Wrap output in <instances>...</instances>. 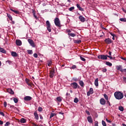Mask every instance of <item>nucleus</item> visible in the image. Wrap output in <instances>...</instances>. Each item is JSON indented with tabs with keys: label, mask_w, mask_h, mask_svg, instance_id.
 I'll use <instances>...</instances> for the list:
<instances>
[{
	"label": "nucleus",
	"mask_w": 126,
	"mask_h": 126,
	"mask_svg": "<svg viewBox=\"0 0 126 126\" xmlns=\"http://www.w3.org/2000/svg\"><path fill=\"white\" fill-rule=\"evenodd\" d=\"M73 9H74V6L71 7L69 8V11H72Z\"/></svg>",
	"instance_id": "nucleus-42"
},
{
	"label": "nucleus",
	"mask_w": 126,
	"mask_h": 126,
	"mask_svg": "<svg viewBox=\"0 0 126 126\" xmlns=\"http://www.w3.org/2000/svg\"><path fill=\"white\" fill-rule=\"evenodd\" d=\"M55 113H52L51 114V115H50V119H52V118H53V117H54V116H55Z\"/></svg>",
	"instance_id": "nucleus-41"
},
{
	"label": "nucleus",
	"mask_w": 126,
	"mask_h": 126,
	"mask_svg": "<svg viewBox=\"0 0 126 126\" xmlns=\"http://www.w3.org/2000/svg\"><path fill=\"white\" fill-rule=\"evenodd\" d=\"M87 120L90 124H92L93 123V119H92V117L91 116H88L87 117Z\"/></svg>",
	"instance_id": "nucleus-11"
},
{
	"label": "nucleus",
	"mask_w": 126,
	"mask_h": 126,
	"mask_svg": "<svg viewBox=\"0 0 126 126\" xmlns=\"http://www.w3.org/2000/svg\"><path fill=\"white\" fill-rule=\"evenodd\" d=\"M109 34H110V35H111V36H112L113 37L116 36V34H115L112 32H109Z\"/></svg>",
	"instance_id": "nucleus-51"
},
{
	"label": "nucleus",
	"mask_w": 126,
	"mask_h": 126,
	"mask_svg": "<svg viewBox=\"0 0 126 126\" xmlns=\"http://www.w3.org/2000/svg\"><path fill=\"white\" fill-rule=\"evenodd\" d=\"M68 36H71V37H75L76 36V34L75 33H68Z\"/></svg>",
	"instance_id": "nucleus-27"
},
{
	"label": "nucleus",
	"mask_w": 126,
	"mask_h": 126,
	"mask_svg": "<svg viewBox=\"0 0 126 126\" xmlns=\"http://www.w3.org/2000/svg\"><path fill=\"white\" fill-rule=\"evenodd\" d=\"M34 115L35 119L36 120H39V116L38 115V113H37V112H34Z\"/></svg>",
	"instance_id": "nucleus-21"
},
{
	"label": "nucleus",
	"mask_w": 126,
	"mask_h": 126,
	"mask_svg": "<svg viewBox=\"0 0 126 126\" xmlns=\"http://www.w3.org/2000/svg\"><path fill=\"white\" fill-rule=\"evenodd\" d=\"M9 125H10V123H9V122H7L5 124V126H9Z\"/></svg>",
	"instance_id": "nucleus-46"
},
{
	"label": "nucleus",
	"mask_w": 126,
	"mask_h": 126,
	"mask_svg": "<svg viewBox=\"0 0 126 126\" xmlns=\"http://www.w3.org/2000/svg\"><path fill=\"white\" fill-rule=\"evenodd\" d=\"M46 26L47 30H48L49 32H51L52 29H51V23H50V22L49 21H46Z\"/></svg>",
	"instance_id": "nucleus-3"
},
{
	"label": "nucleus",
	"mask_w": 126,
	"mask_h": 126,
	"mask_svg": "<svg viewBox=\"0 0 126 126\" xmlns=\"http://www.w3.org/2000/svg\"><path fill=\"white\" fill-rule=\"evenodd\" d=\"M100 26H101V28H102V29H104V30H106V28L103 27V25H102V24L100 25Z\"/></svg>",
	"instance_id": "nucleus-53"
},
{
	"label": "nucleus",
	"mask_w": 126,
	"mask_h": 126,
	"mask_svg": "<svg viewBox=\"0 0 126 126\" xmlns=\"http://www.w3.org/2000/svg\"><path fill=\"white\" fill-rule=\"evenodd\" d=\"M114 97L117 100H122L124 98V94L121 92H116L114 93Z\"/></svg>",
	"instance_id": "nucleus-1"
},
{
	"label": "nucleus",
	"mask_w": 126,
	"mask_h": 126,
	"mask_svg": "<svg viewBox=\"0 0 126 126\" xmlns=\"http://www.w3.org/2000/svg\"><path fill=\"white\" fill-rule=\"evenodd\" d=\"M93 93H94V91L93 90V88H91L89 92H87V96H90V95H91V94H93Z\"/></svg>",
	"instance_id": "nucleus-7"
},
{
	"label": "nucleus",
	"mask_w": 126,
	"mask_h": 126,
	"mask_svg": "<svg viewBox=\"0 0 126 126\" xmlns=\"http://www.w3.org/2000/svg\"><path fill=\"white\" fill-rule=\"evenodd\" d=\"M107 103L108 104L109 106H111V103L108 100H107Z\"/></svg>",
	"instance_id": "nucleus-56"
},
{
	"label": "nucleus",
	"mask_w": 126,
	"mask_h": 126,
	"mask_svg": "<svg viewBox=\"0 0 126 126\" xmlns=\"http://www.w3.org/2000/svg\"><path fill=\"white\" fill-rule=\"evenodd\" d=\"M121 59L122 60H123V61H126V58L122 57Z\"/></svg>",
	"instance_id": "nucleus-60"
},
{
	"label": "nucleus",
	"mask_w": 126,
	"mask_h": 126,
	"mask_svg": "<svg viewBox=\"0 0 126 126\" xmlns=\"http://www.w3.org/2000/svg\"><path fill=\"white\" fill-rule=\"evenodd\" d=\"M100 103L101 105H105L106 104V100H105V99L102 98L100 99Z\"/></svg>",
	"instance_id": "nucleus-16"
},
{
	"label": "nucleus",
	"mask_w": 126,
	"mask_h": 126,
	"mask_svg": "<svg viewBox=\"0 0 126 126\" xmlns=\"http://www.w3.org/2000/svg\"><path fill=\"white\" fill-rule=\"evenodd\" d=\"M0 115H1V116H2V117H4V113H3V112H0Z\"/></svg>",
	"instance_id": "nucleus-50"
},
{
	"label": "nucleus",
	"mask_w": 126,
	"mask_h": 126,
	"mask_svg": "<svg viewBox=\"0 0 126 126\" xmlns=\"http://www.w3.org/2000/svg\"><path fill=\"white\" fill-rule=\"evenodd\" d=\"M3 125V122L0 120V125Z\"/></svg>",
	"instance_id": "nucleus-57"
},
{
	"label": "nucleus",
	"mask_w": 126,
	"mask_h": 126,
	"mask_svg": "<svg viewBox=\"0 0 126 126\" xmlns=\"http://www.w3.org/2000/svg\"><path fill=\"white\" fill-rule=\"evenodd\" d=\"M94 126H98V121H95L94 122Z\"/></svg>",
	"instance_id": "nucleus-49"
},
{
	"label": "nucleus",
	"mask_w": 126,
	"mask_h": 126,
	"mask_svg": "<svg viewBox=\"0 0 126 126\" xmlns=\"http://www.w3.org/2000/svg\"><path fill=\"white\" fill-rule=\"evenodd\" d=\"M13 12L14 13H15L16 14H19V11H17V10H14V11H13Z\"/></svg>",
	"instance_id": "nucleus-43"
},
{
	"label": "nucleus",
	"mask_w": 126,
	"mask_h": 126,
	"mask_svg": "<svg viewBox=\"0 0 126 126\" xmlns=\"http://www.w3.org/2000/svg\"><path fill=\"white\" fill-rule=\"evenodd\" d=\"M106 71H107V69L106 68H104L102 69V72H106Z\"/></svg>",
	"instance_id": "nucleus-54"
},
{
	"label": "nucleus",
	"mask_w": 126,
	"mask_h": 126,
	"mask_svg": "<svg viewBox=\"0 0 126 126\" xmlns=\"http://www.w3.org/2000/svg\"><path fill=\"white\" fill-rule=\"evenodd\" d=\"M108 55H109V56H112V52L109 51V52H108Z\"/></svg>",
	"instance_id": "nucleus-58"
},
{
	"label": "nucleus",
	"mask_w": 126,
	"mask_h": 126,
	"mask_svg": "<svg viewBox=\"0 0 126 126\" xmlns=\"http://www.w3.org/2000/svg\"><path fill=\"white\" fill-rule=\"evenodd\" d=\"M72 80H73L74 81H75L76 82L77 81H78V79H77L76 78H73Z\"/></svg>",
	"instance_id": "nucleus-45"
},
{
	"label": "nucleus",
	"mask_w": 126,
	"mask_h": 126,
	"mask_svg": "<svg viewBox=\"0 0 126 126\" xmlns=\"http://www.w3.org/2000/svg\"><path fill=\"white\" fill-rule=\"evenodd\" d=\"M116 69H117V70H120V71H121V72H124V70H123V68H122V65L116 66Z\"/></svg>",
	"instance_id": "nucleus-15"
},
{
	"label": "nucleus",
	"mask_w": 126,
	"mask_h": 126,
	"mask_svg": "<svg viewBox=\"0 0 126 126\" xmlns=\"http://www.w3.org/2000/svg\"><path fill=\"white\" fill-rule=\"evenodd\" d=\"M11 56L12 57H17V56H18V55L17 54V53H16V52H12L11 53Z\"/></svg>",
	"instance_id": "nucleus-23"
},
{
	"label": "nucleus",
	"mask_w": 126,
	"mask_h": 126,
	"mask_svg": "<svg viewBox=\"0 0 126 126\" xmlns=\"http://www.w3.org/2000/svg\"><path fill=\"white\" fill-rule=\"evenodd\" d=\"M6 105H7L6 101H4L3 103V105H4V108H6Z\"/></svg>",
	"instance_id": "nucleus-48"
},
{
	"label": "nucleus",
	"mask_w": 126,
	"mask_h": 126,
	"mask_svg": "<svg viewBox=\"0 0 126 126\" xmlns=\"http://www.w3.org/2000/svg\"><path fill=\"white\" fill-rule=\"evenodd\" d=\"M123 71H124V72H126V69H123Z\"/></svg>",
	"instance_id": "nucleus-62"
},
{
	"label": "nucleus",
	"mask_w": 126,
	"mask_h": 126,
	"mask_svg": "<svg viewBox=\"0 0 126 126\" xmlns=\"http://www.w3.org/2000/svg\"><path fill=\"white\" fill-rule=\"evenodd\" d=\"M104 42H105V43H106V44H111L112 43L113 40H111V39L108 38L105 39L104 40Z\"/></svg>",
	"instance_id": "nucleus-8"
},
{
	"label": "nucleus",
	"mask_w": 126,
	"mask_h": 126,
	"mask_svg": "<svg viewBox=\"0 0 126 126\" xmlns=\"http://www.w3.org/2000/svg\"><path fill=\"white\" fill-rule=\"evenodd\" d=\"M79 84L81 86V87H84V83L83 81H79Z\"/></svg>",
	"instance_id": "nucleus-20"
},
{
	"label": "nucleus",
	"mask_w": 126,
	"mask_h": 126,
	"mask_svg": "<svg viewBox=\"0 0 126 126\" xmlns=\"http://www.w3.org/2000/svg\"><path fill=\"white\" fill-rule=\"evenodd\" d=\"M106 121L107 123H112V121L108 120V119H106Z\"/></svg>",
	"instance_id": "nucleus-55"
},
{
	"label": "nucleus",
	"mask_w": 126,
	"mask_h": 126,
	"mask_svg": "<svg viewBox=\"0 0 126 126\" xmlns=\"http://www.w3.org/2000/svg\"><path fill=\"white\" fill-rule=\"evenodd\" d=\"M54 75H55V71H53V70H51L49 75L50 77L51 78H53V77H54Z\"/></svg>",
	"instance_id": "nucleus-13"
},
{
	"label": "nucleus",
	"mask_w": 126,
	"mask_h": 126,
	"mask_svg": "<svg viewBox=\"0 0 126 126\" xmlns=\"http://www.w3.org/2000/svg\"><path fill=\"white\" fill-rule=\"evenodd\" d=\"M16 44L17 46H21L22 45V42L20 39H17L16 40Z\"/></svg>",
	"instance_id": "nucleus-10"
},
{
	"label": "nucleus",
	"mask_w": 126,
	"mask_h": 126,
	"mask_svg": "<svg viewBox=\"0 0 126 126\" xmlns=\"http://www.w3.org/2000/svg\"><path fill=\"white\" fill-rule=\"evenodd\" d=\"M33 57L36 58H38V54H37V53H34L33 54Z\"/></svg>",
	"instance_id": "nucleus-47"
},
{
	"label": "nucleus",
	"mask_w": 126,
	"mask_h": 126,
	"mask_svg": "<svg viewBox=\"0 0 126 126\" xmlns=\"http://www.w3.org/2000/svg\"><path fill=\"white\" fill-rule=\"evenodd\" d=\"M0 53H2V54H6V51L3 48L0 47Z\"/></svg>",
	"instance_id": "nucleus-18"
},
{
	"label": "nucleus",
	"mask_w": 126,
	"mask_h": 126,
	"mask_svg": "<svg viewBox=\"0 0 126 126\" xmlns=\"http://www.w3.org/2000/svg\"><path fill=\"white\" fill-rule=\"evenodd\" d=\"M80 59L81 60V61H83V62H85V61H86V60L85 59V58H83L82 56H80Z\"/></svg>",
	"instance_id": "nucleus-35"
},
{
	"label": "nucleus",
	"mask_w": 126,
	"mask_h": 126,
	"mask_svg": "<svg viewBox=\"0 0 126 126\" xmlns=\"http://www.w3.org/2000/svg\"><path fill=\"white\" fill-rule=\"evenodd\" d=\"M74 43L76 44H80V43H81V40H74Z\"/></svg>",
	"instance_id": "nucleus-24"
},
{
	"label": "nucleus",
	"mask_w": 126,
	"mask_h": 126,
	"mask_svg": "<svg viewBox=\"0 0 126 126\" xmlns=\"http://www.w3.org/2000/svg\"><path fill=\"white\" fill-rule=\"evenodd\" d=\"M70 69H75V68H77L76 65H73L72 67H71Z\"/></svg>",
	"instance_id": "nucleus-38"
},
{
	"label": "nucleus",
	"mask_w": 126,
	"mask_h": 126,
	"mask_svg": "<svg viewBox=\"0 0 126 126\" xmlns=\"http://www.w3.org/2000/svg\"><path fill=\"white\" fill-rule=\"evenodd\" d=\"M70 86L74 89H76L77 87H79V86H78V84H77L76 82L71 83Z\"/></svg>",
	"instance_id": "nucleus-5"
},
{
	"label": "nucleus",
	"mask_w": 126,
	"mask_h": 126,
	"mask_svg": "<svg viewBox=\"0 0 126 126\" xmlns=\"http://www.w3.org/2000/svg\"><path fill=\"white\" fill-rule=\"evenodd\" d=\"M7 16L9 18V19L11 20V21H12V17L11 16V15H10V14H8V13H7Z\"/></svg>",
	"instance_id": "nucleus-25"
},
{
	"label": "nucleus",
	"mask_w": 126,
	"mask_h": 126,
	"mask_svg": "<svg viewBox=\"0 0 126 126\" xmlns=\"http://www.w3.org/2000/svg\"><path fill=\"white\" fill-rule=\"evenodd\" d=\"M51 64H52V61H47V65H48V66H51Z\"/></svg>",
	"instance_id": "nucleus-28"
},
{
	"label": "nucleus",
	"mask_w": 126,
	"mask_h": 126,
	"mask_svg": "<svg viewBox=\"0 0 126 126\" xmlns=\"http://www.w3.org/2000/svg\"><path fill=\"white\" fill-rule=\"evenodd\" d=\"M79 19L81 22H85V18H84L83 16L82 15H80L79 16Z\"/></svg>",
	"instance_id": "nucleus-9"
},
{
	"label": "nucleus",
	"mask_w": 126,
	"mask_h": 126,
	"mask_svg": "<svg viewBox=\"0 0 126 126\" xmlns=\"http://www.w3.org/2000/svg\"><path fill=\"white\" fill-rule=\"evenodd\" d=\"M119 110H120V111H121V112H124V107L119 106Z\"/></svg>",
	"instance_id": "nucleus-30"
},
{
	"label": "nucleus",
	"mask_w": 126,
	"mask_h": 126,
	"mask_svg": "<svg viewBox=\"0 0 126 126\" xmlns=\"http://www.w3.org/2000/svg\"><path fill=\"white\" fill-rule=\"evenodd\" d=\"M29 44L32 47V48H35V43H34V41L31 39H29L28 40Z\"/></svg>",
	"instance_id": "nucleus-6"
},
{
	"label": "nucleus",
	"mask_w": 126,
	"mask_h": 126,
	"mask_svg": "<svg viewBox=\"0 0 126 126\" xmlns=\"http://www.w3.org/2000/svg\"><path fill=\"white\" fill-rule=\"evenodd\" d=\"M54 23L56 26L58 27H62V25H61V21H60V19L58 17H56L54 19Z\"/></svg>",
	"instance_id": "nucleus-2"
},
{
	"label": "nucleus",
	"mask_w": 126,
	"mask_h": 126,
	"mask_svg": "<svg viewBox=\"0 0 126 126\" xmlns=\"http://www.w3.org/2000/svg\"><path fill=\"white\" fill-rule=\"evenodd\" d=\"M97 58L98 59V60H102L103 61L108 60V58H107V55H98L97 56Z\"/></svg>",
	"instance_id": "nucleus-4"
},
{
	"label": "nucleus",
	"mask_w": 126,
	"mask_h": 126,
	"mask_svg": "<svg viewBox=\"0 0 126 126\" xmlns=\"http://www.w3.org/2000/svg\"><path fill=\"white\" fill-rule=\"evenodd\" d=\"M28 53L29 55H32V54H33V51H32V50H28Z\"/></svg>",
	"instance_id": "nucleus-33"
},
{
	"label": "nucleus",
	"mask_w": 126,
	"mask_h": 126,
	"mask_svg": "<svg viewBox=\"0 0 126 126\" xmlns=\"http://www.w3.org/2000/svg\"><path fill=\"white\" fill-rule=\"evenodd\" d=\"M32 126H38V125L35 124V123H32Z\"/></svg>",
	"instance_id": "nucleus-61"
},
{
	"label": "nucleus",
	"mask_w": 126,
	"mask_h": 126,
	"mask_svg": "<svg viewBox=\"0 0 126 126\" xmlns=\"http://www.w3.org/2000/svg\"><path fill=\"white\" fill-rule=\"evenodd\" d=\"M24 99L25 101H31V100H32V97L30 96H26L24 97Z\"/></svg>",
	"instance_id": "nucleus-12"
},
{
	"label": "nucleus",
	"mask_w": 126,
	"mask_h": 126,
	"mask_svg": "<svg viewBox=\"0 0 126 126\" xmlns=\"http://www.w3.org/2000/svg\"><path fill=\"white\" fill-rule=\"evenodd\" d=\"M122 126H126V125L125 124H122Z\"/></svg>",
	"instance_id": "nucleus-64"
},
{
	"label": "nucleus",
	"mask_w": 126,
	"mask_h": 126,
	"mask_svg": "<svg viewBox=\"0 0 126 126\" xmlns=\"http://www.w3.org/2000/svg\"><path fill=\"white\" fill-rule=\"evenodd\" d=\"M106 58H109L110 60H113V57L111 55L108 56L106 55Z\"/></svg>",
	"instance_id": "nucleus-44"
},
{
	"label": "nucleus",
	"mask_w": 126,
	"mask_h": 126,
	"mask_svg": "<svg viewBox=\"0 0 126 126\" xmlns=\"http://www.w3.org/2000/svg\"><path fill=\"white\" fill-rule=\"evenodd\" d=\"M38 112H42L43 111V108L41 107H39L38 109Z\"/></svg>",
	"instance_id": "nucleus-40"
},
{
	"label": "nucleus",
	"mask_w": 126,
	"mask_h": 126,
	"mask_svg": "<svg viewBox=\"0 0 126 126\" xmlns=\"http://www.w3.org/2000/svg\"><path fill=\"white\" fill-rule=\"evenodd\" d=\"M79 101V100H78V98H77V97H76L74 98V103H78Z\"/></svg>",
	"instance_id": "nucleus-32"
},
{
	"label": "nucleus",
	"mask_w": 126,
	"mask_h": 126,
	"mask_svg": "<svg viewBox=\"0 0 126 126\" xmlns=\"http://www.w3.org/2000/svg\"><path fill=\"white\" fill-rule=\"evenodd\" d=\"M59 114H60V115H63L64 113H63L62 111H61V112H59Z\"/></svg>",
	"instance_id": "nucleus-59"
},
{
	"label": "nucleus",
	"mask_w": 126,
	"mask_h": 126,
	"mask_svg": "<svg viewBox=\"0 0 126 126\" xmlns=\"http://www.w3.org/2000/svg\"><path fill=\"white\" fill-rule=\"evenodd\" d=\"M112 126H116V124L113 123L112 124Z\"/></svg>",
	"instance_id": "nucleus-63"
},
{
	"label": "nucleus",
	"mask_w": 126,
	"mask_h": 126,
	"mask_svg": "<svg viewBox=\"0 0 126 126\" xmlns=\"http://www.w3.org/2000/svg\"><path fill=\"white\" fill-rule=\"evenodd\" d=\"M86 113L87 115H88L89 116H90V112H89V111H86Z\"/></svg>",
	"instance_id": "nucleus-52"
},
{
	"label": "nucleus",
	"mask_w": 126,
	"mask_h": 126,
	"mask_svg": "<svg viewBox=\"0 0 126 126\" xmlns=\"http://www.w3.org/2000/svg\"><path fill=\"white\" fill-rule=\"evenodd\" d=\"M102 125L103 126H107V124H106V122L104 120L102 121Z\"/></svg>",
	"instance_id": "nucleus-37"
},
{
	"label": "nucleus",
	"mask_w": 126,
	"mask_h": 126,
	"mask_svg": "<svg viewBox=\"0 0 126 126\" xmlns=\"http://www.w3.org/2000/svg\"><path fill=\"white\" fill-rule=\"evenodd\" d=\"M7 92H8V93H9V94H11V95H13V94H14V92H13V91L11 89H7Z\"/></svg>",
	"instance_id": "nucleus-14"
},
{
	"label": "nucleus",
	"mask_w": 126,
	"mask_h": 126,
	"mask_svg": "<svg viewBox=\"0 0 126 126\" xmlns=\"http://www.w3.org/2000/svg\"><path fill=\"white\" fill-rule=\"evenodd\" d=\"M13 100L15 103H17L18 102V99L16 97L14 98Z\"/></svg>",
	"instance_id": "nucleus-39"
},
{
	"label": "nucleus",
	"mask_w": 126,
	"mask_h": 126,
	"mask_svg": "<svg viewBox=\"0 0 126 126\" xmlns=\"http://www.w3.org/2000/svg\"><path fill=\"white\" fill-rule=\"evenodd\" d=\"M77 8L81 10V11H84V9H83L82 7H80V5L79 4H76Z\"/></svg>",
	"instance_id": "nucleus-17"
},
{
	"label": "nucleus",
	"mask_w": 126,
	"mask_h": 126,
	"mask_svg": "<svg viewBox=\"0 0 126 126\" xmlns=\"http://www.w3.org/2000/svg\"><path fill=\"white\" fill-rule=\"evenodd\" d=\"M57 100L58 102H62V98H61V97H57Z\"/></svg>",
	"instance_id": "nucleus-36"
},
{
	"label": "nucleus",
	"mask_w": 126,
	"mask_h": 126,
	"mask_svg": "<svg viewBox=\"0 0 126 126\" xmlns=\"http://www.w3.org/2000/svg\"><path fill=\"white\" fill-rule=\"evenodd\" d=\"M105 64H106V65H108V66H112V63L109 62H106Z\"/></svg>",
	"instance_id": "nucleus-26"
},
{
	"label": "nucleus",
	"mask_w": 126,
	"mask_h": 126,
	"mask_svg": "<svg viewBox=\"0 0 126 126\" xmlns=\"http://www.w3.org/2000/svg\"><path fill=\"white\" fill-rule=\"evenodd\" d=\"M32 13L33 14V16L35 19H38V17L37 16H36V13H35V11H33Z\"/></svg>",
	"instance_id": "nucleus-29"
},
{
	"label": "nucleus",
	"mask_w": 126,
	"mask_h": 126,
	"mask_svg": "<svg viewBox=\"0 0 126 126\" xmlns=\"http://www.w3.org/2000/svg\"><path fill=\"white\" fill-rule=\"evenodd\" d=\"M98 81H99V79H98V78H97L94 81V85H95L96 86H98L99 85Z\"/></svg>",
	"instance_id": "nucleus-19"
},
{
	"label": "nucleus",
	"mask_w": 126,
	"mask_h": 126,
	"mask_svg": "<svg viewBox=\"0 0 126 126\" xmlns=\"http://www.w3.org/2000/svg\"><path fill=\"white\" fill-rule=\"evenodd\" d=\"M103 96H104L105 100H109V97H108V95H107L106 94H104L103 95Z\"/></svg>",
	"instance_id": "nucleus-34"
},
{
	"label": "nucleus",
	"mask_w": 126,
	"mask_h": 126,
	"mask_svg": "<svg viewBox=\"0 0 126 126\" xmlns=\"http://www.w3.org/2000/svg\"><path fill=\"white\" fill-rule=\"evenodd\" d=\"M20 122L22 124H25V123H26V119H25L24 118H21L20 120Z\"/></svg>",
	"instance_id": "nucleus-22"
},
{
	"label": "nucleus",
	"mask_w": 126,
	"mask_h": 126,
	"mask_svg": "<svg viewBox=\"0 0 126 126\" xmlns=\"http://www.w3.org/2000/svg\"><path fill=\"white\" fill-rule=\"evenodd\" d=\"M120 21H122L123 22H126V18H121L120 19Z\"/></svg>",
	"instance_id": "nucleus-31"
}]
</instances>
